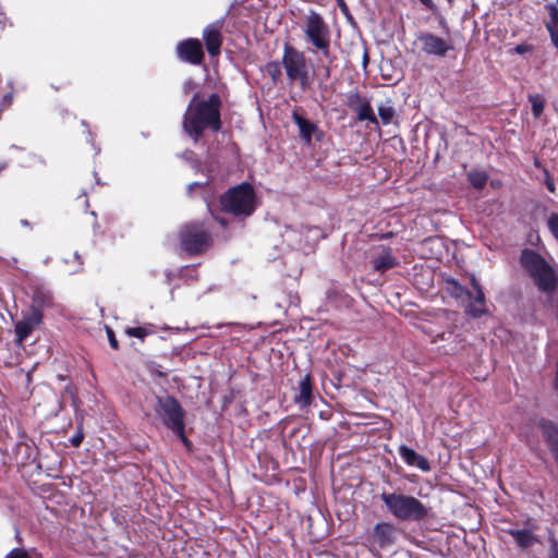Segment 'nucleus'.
<instances>
[{"label": "nucleus", "mask_w": 558, "mask_h": 558, "mask_svg": "<svg viewBox=\"0 0 558 558\" xmlns=\"http://www.w3.org/2000/svg\"><path fill=\"white\" fill-rule=\"evenodd\" d=\"M468 180L473 187L481 190L486 185L488 174L482 170H471L468 173Z\"/></svg>", "instance_id": "4be33fe9"}, {"label": "nucleus", "mask_w": 558, "mask_h": 558, "mask_svg": "<svg viewBox=\"0 0 558 558\" xmlns=\"http://www.w3.org/2000/svg\"><path fill=\"white\" fill-rule=\"evenodd\" d=\"M306 40L326 58L329 57L330 31L323 16L310 11L302 26Z\"/></svg>", "instance_id": "0eeeda50"}, {"label": "nucleus", "mask_w": 558, "mask_h": 558, "mask_svg": "<svg viewBox=\"0 0 558 558\" xmlns=\"http://www.w3.org/2000/svg\"><path fill=\"white\" fill-rule=\"evenodd\" d=\"M43 320V314L37 308L32 311L15 324V336L17 343H22L27 339L36 327L40 325Z\"/></svg>", "instance_id": "9b49d317"}, {"label": "nucleus", "mask_w": 558, "mask_h": 558, "mask_svg": "<svg viewBox=\"0 0 558 558\" xmlns=\"http://www.w3.org/2000/svg\"><path fill=\"white\" fill-rule=\"evenodd\" d=\"M471 284L475 291V298L466 308V312L473 317H480L485 313V295L478 280L472 276Z\"/></svg>", "instance_id": "f3484780"}, {"label": "nucleus", "mask_w": 558, "mask_h": 558, "mask_svg": "<svg viewBox=\"0 0 558 558\" xmlns=\"http://www.w3.org/2000/svg\"><path fill=\"white\" fill-rule=\"evenodd\" d=\"M292 120L299 126L300 136L306 144L312 142L313 136H316L317 140L323 136V132L315 123L308 121L299 113L293 112Z\"/></svg>", "instance_id": "4468645a"}, {"label": "nucleus", "mask_w": 558, "mask_h": 558, "mask_svg": "<svg viewBox=\"0 0 558 558\" xmlns=\"http://www.w3.org/2000/svg\"><path fill=\"white\" fill-rule=\"evenodd\" d=\"M544 183H545L546 187L549 190V192L555 193V191H556L555 182L547 170H545Z\"/></svg>", "instance_id": "2f4dec72"}, {"label": "nucleus", "mask_w": 558, "mask_h": 558, "mask_svg": "<svg viewBox=\"0 0 558 558\" xmlns=\"http://www.w3.org/2000/svg\"><path fill=\"white\" fill-rule=\"evenodd\" d=\"M359 121H368L372 124H377V118L375 117L373 109L367 100H364L355 110Z\"/></svg>", "instance_id": "412c9836"}, {"label": "nucleus", "mask_w": 558, "mask_h": 558, "mask_svg": "<svg viewBox=\"0 0 558 558\" xmlns=\"http://www.w3.org/2000/svg\"><path fill=\"white\" fill-rule=\"evenodd\" d=\"M380 499L387 510L400 521H421L428 512L418 499L410 495L383 493Z\"/></svg>", "instance_id": "7ed1b4c3"}, {"label": "nucleus", "mask_w": 558, "mask_h": 558, "mask_svg": "<svg viewBox=\"0 0 558 558\" xmlns=\"http://www.w3.org/2000/svg\"><path fill=\"white\" fill-rule=\"evenodd\" d=\"M425 7H427L428 9H434L435 4L433 2V0H420Z\"/></svg>", "instance_id": "c9c22d12"}, {"label": "nucleus", "mask_w": 558, "mask_h": 558, "mask_svg": "<svg viewBox=\"0 0 558 558\" xmlns=\"http://www.w3.org/2000/svg\"><path fill=\"white\" fill-rule=\"evenodd\" d=\"M221 100L217 94L208 99H198L195 95L190 101L183 119V129L194 141H197L206 129L217 132L221 128Z\"/></svg>", "instance_id": "f257e3e1"}, {"label": "nucleus", "mask_w": 558, "mask_h": 558, "mask_svg": "<svg viewBox=\"0 0 558 558\" xmlns=\"http://www.w3.org/2000/svg\"><path fill=\"white\" fill-rule=\"evenodd\" d=\"M523 269L542 292L551 294L558 284V276L555 269L536 252L523 250L520 256Z\"/></svg>", "instance_id": "f03ea898"}, {"label": "nucleus", "mask_w": 558, "mask_h": 558, "mask_svg": "<svg viewBox=\"0 0 558 558\" xmlns=\"http://www.w3.org/2000/svg\"><path fill=\"white\" fill-rule=\"evenodd\" d=\"M416 41L421 45L424 53L442 58L452 49V45L446 39L427 32H422L416 36Z\"/></svg>", "instance_id": "1a4fd4ad"}, {"label": "nucleus", "mask_w": 558, "mask_h": 558, "mask_svg": "<svg viewBox=\"0 0 558 558\" xmlns=\"http://www.w3.org/2000/svg\"><path fill=\"white\" fill-rule=\"evenodd\" d=\"M372 537L379 547L389 546L396 541V527L389 522H379L374 526Z\"/></svg>", "instance_id": "ddd939ff"}, {"label": "nucleus", "mask_w": 558, "mask_h": 558, "mask_svg": "<svg viewBox=\"0 0 558 558\" xmlns=\"http://www.w3.org/2000/svg\"><path fill=\"white\" fill-rule=\"evenodd\" d=\"M445 335H446V333H440V335H437V338H441V339H445Z\"/></svg>", "instance_id": "a19ab883"}, {"label": "nucleus", "mask_w": 558, "mask_h": 558, "mask_svg": "<svg viewBox=\"0 0 558 558\" xmlns=\"http://www.w3.org/2000/svg\"><path fill=\"white\" fill-rule=\"evenodd\" d=\"M266 72L271 76L274 82H277L281 76V65L279 62H269L266 65Z\"/></svg>", "instance_id": "a878e982"}, {"label": "nucleus", "mask_w": 558, "mask_h": 558, "mask_svg": "<svg viewBox=\"0 0 558 558\" xmlns=\"http://www.w3.org/2000/svg\"><path fill=\"white\" fill-rule=\"evenodd\" d=\"M197 185H198V183H192L189 185V190L191 191L194 186H197Z\"/></svg>", "instance_id": "ea45409f"}, {"label": "nucleus", "mask_w": 558, "mask_h": 558, "mask_svg": "<svg viewBox=\"0 0 558 558\" xmlns=\"http://www.w3.org/2000/svg\"><path fill=\"white\" fill-rule=\"evenodd\" d=\"M546 9L549 14V21L546 23L548 33L558 32V9L555 4H548Z\"/></svg>", "instance_id": "b1692460"}, {"label": "nucleus", "mask_w": 558, "mask_h": 558, "mask_svg": "<svg viewBox=\"0 0 558 558\" xmlns=\"http://www.w3.org/2000/svg\"><path fill=\"white\" fill-rule=\"evenodd\" d=\"M5 558H39L36 554L28 555L24 549H12Z\"/></svg>", "instance_id": "c85d7f7f"}, {"label": "nucleus", "mask_w": 558, "mask_h": 558, "mask_svg": "<svg viewBox=\"0 0 558 558\" xmlns=\"http://www.w3.org/2000/svg\"><path fill=\"white\" fill-rule=\"evenodd\" d=\"M194 82L189 80L184 83V90L187 93L191 88H194Z\"/></svg>", "instance_id": "f704fd0d"}, {"label": "nucleus", "mask_w": 558, "mask_h": 558, "mask_svg": "<svg viewBox=\"0 0 558 558\" xmlns=\"http://www.w3.org/2000/svg\"><path fill=\"white\" fill-rule=\"evenodd\" d=\"M544 436L550 445L553 453L558 452V428L548 421H544L541 424Z\"/></svg>", "instance_id": "aec40b11"}, {"label": "nucleus", "mask_w": 558, "mask_h": 558, "mask_svg": "<svg viewBox=\"0 0 558 558\" xmlns=\"http://www.w3.org/2000/svg\"><path fill=\"white\" fill-rule=\"evenodd\" d=\"M225 211L238 217L251 216L257 207V197L250 183H241L229 189L220 198Z\"/></svg>", "instance_id": "20e7f679"}, {"label": "nucleus", "mask_w": 558, "mask_h": 558, "mask_svg": "<svg viewBox=\"0 0 558 558\" xmlns=\"http://www.w3.org/2000/svg\"><path fill=\"white\" fill-rule=\"evenodd\" d=\"M507 532L522 548H529L537 542L536 536L530 530L510 529Z\"/></svg>", "instance_id": "6ab92c4d"}, {"label": "nucleus", "mask_w": 558, "mask_h": 558, "mask_svg": "<svg viewBox=\"0 0 558 558\" xmlns=\"http://www.w3.org/2000/svg\"><path fill=\"white\" fill-rule=\"evenodd\" d=\"M515 50L519 52V53H522L524 51L523 47L522 46H518L515 48Z\"/></svg>", "instance_id": "58836bf2"}, {"label": "nucleus", "mask_w": 558, "mask_h": 558, "mask_svg": "<svg viewBox=\"0 0 558 558\" xmlns=\"http://www.w3.org/2000/svg\"><path fill=\"white\" fill-rule=\"evenodd\" d=\"M550 558H558V550L557 549H553L551 553H550Z\"/></svg>", "instance_id": "e433bc0d"}, {"label": "nucleus", "mask_w": 558, "mask_h": 558, "mask_svg": "<svg viewBox=\"0 0 558 558\" xmlns=\"http://www.w3.org/2000/svg\"><path fill=\"white\" fill-rule=\"evenodd\" d=\"M182 248L189 254L202 252L209 243V234L199 223L186 225L180 232Z\"/></svg>", "instance_id": "6e6552de"}, {"label": "nucleus", "mask_w": 558, "mask_h": 558, "mask_svg": "<svg viewBox=\"0 0 558 558\" xmlns=\"http://www.w3.org/2000/svg\"><path fill=\"white\" fill-rule=\"evenodd\" d=\"M529 101L531 104L534 118H539L543 114L545 108L544 97L539 94L530 95Z\"/></svg>", "instance_id": "5701e85b"}, {"label": "nucleus", "mask_w": 558, "mask_h": 558, "mask_svg": "<svg viewBox=\"0 0 558 558\" xmlns=\"http://www.w3.org/2000/svg\"><path fill=\"white\" fill-rule=\"evenodd\" d=\"M5 99H8L9 101H11L12 96H11V95H9V96H7V97H5Z\"/></svg>", "instance_id": "79ce46f5"}, {"label": "nucleus", "mask_w": 558, "mask_h": 558, "mask_svg": "<svg viewBox=\"0 0 558 558\" xmlns=\"http://www.w3.org/2000/svg\"><path fill=\"white\" fill-rule=\"evenodd\" d=\"M373 268L376 271L385 272L398 265V260L392 255L389 247L381 246L378 253L373 257Z\"/></svg>", "instance_id": "dca6fc26"}, {"label": "nucleus", "mask_w": 558, "mask_h": 558, "mask_svg": "<svg viewBox=\"0 0 558 558\" xmlns=\"http://www.w3.org/2000/svg\"><path fill=\"white\" fill-rule=\"evenodd\" d=\"M547 226L553 235L558 240V214H551L549 216Z\"/></svg>", "instance_id": "cd10ccee"}, {"label": "nucleus", "mask_w": 558, "mask_h": 558, "mask_svg": "<svg viewBox=\"0 0 558 558\" xmlns=\"http://www.w3.org/2000/svg\"><path fill=\"white\" fill-rule=\"evenodd\" d=\"M220 223H221L222 226H225V225H226L225 220H222V219L220 220Z\"/></svg>", "instance_id": "c03bdc74"}, {"label": "nucleus", "mask_w": 558, "mask_h": 558, "mask_svg": "<svg viewBox=\"0 0 558 558\" xmlns=\"http://www.w3.org/2000/svg\"><path fill=\"white\" fill-rule=\"evenodd\" d=\"M22 223H23L24 226H27V225H28V222H27L26 220H23V221H22Z\"/></svg>", "instance_id": "37998d69"}, {"label": "nucleus", "mask_w": 558, "mask_h": 558, "mask_svg": "<svg viewBox=\"0 0 558 558\" xmlns=\"http://www.w3.org/2000/svg\"><path fill=\"white\" fill-rule=\"evenodd\" d=\"M399 454L401 459L410 466H416L423 472L430 471V464L427 459L418 454L415 450L405 445L399 447Z\"/></svg>", "instance_id": "2eb2a0df"}, {"label": "nucleus", "mask_w": 558, "mask_h": 558, "mask_svg": "<svg viewBox=\"0 0 558 558\" xmlns=\"http://www.w3.org/2000/svg\"><path fill=\"white\" fill-rule=\"evenodd\" d=\"M175 51L178 58L183 62L194 65H198L203 62V46L201 40L196 38H189L178 43Z\"/></svg>", "instance_id": "9d476101"}, {"label": "nucleus", "mask_w": 558, "mask_h": 558, "mask_svg": "<svg viewBox=\"0 0 558 558\" xmlns=\"http://www.w3.org/2000/svg\"><path fill=\"white\" fill-rule=\"evenodd\" d=\"M154 414L166 427L171 429L181 440L186 444L184 436L185 412L179 401L169 395L156 397Z\"/></svg>", "instance_id": "39448f33"}, {"label": "nucleus", "mask_w": 558, "mask_h": 558, "mask_svg": "<svg viewBox=\"0 0 558 558\" xmlns=\"http://www.w3.org/2000/svg\"><path fill=\"white\" fill-rule=\"evenodd\" d=\"M84 435L82 429L80 428L74 436L71 437L70 442L74 447H78L83 441Z\"/></svg>", "instance_id": "473e14b6"}, {"label": "nucleus", "mask_w": 558, "mask_h": 558, "mask_svg": "<svg viewBox=\"0 0 558 558\" xmlns=\"http://www.w3.org/2000/svg\"><path fill=\"white\" fill-rule=\"evenodd\" d=\"M378 114L381 119V122L387 125L391 122L395 116V109L389 105H380L378 107Z\"/></svg>", "instance_id": "393cba45"}, {"label": "nucleus", "mask_w": 558, "mask_h": 558, "mask_svg": "<svg viewBox=\"0 0 558 558\" xmlns=\"http://www.w3.org/2000/svg\"><path fill=\"white\" fill-rule=\"evenodd\" d=\"M106 331H107V337H108L110 347L113 350H118L119 349V344H118V340L116 339L113 330L111 328L107 327Z\"/></svg>", "instance_id": "7c9ffc66"}, {"label": "nucleus", "mask_w": 558, "mask_h": 558, "mask_svg": "<svg viewBox=\"0 0 558 558\" xmlns=\"http://www.w3.org/2000/svg\"><path fill=\"white\" fill-rule=\"evenodd\" d=\"M340 11L344 14L349 13L348 5L344 0H336Z\"/></svg>", "instance_id": "72a5a7b5"}, {"label": "nucleus", "mask_w": 558, "mask_h": 558, "mask_svg": "<svg viewBox=\"0 0 558 558\" xmlns=\"http://www.w3.org/2000/svg\"><path fill=\"white\" fill-rule=\"evenodd\" d=\"M282 65L290 82H298L305 90L311 84L310 66L304 52L286 45L283 48Z\"/></svg>", "instance_id": "423d86ee"}, {"label": "nucleus", "mask_w": 558, "mask_h": 558, "mask_svg": "<svg viewBox=\"0 0 558 558\" xmlns=\"http://www.w3.org/2000/svg\"><path fill=\"white\" fill-rule=\"evenodd\" d=\"M307 232L308 233H311V232L318 233V229L317 228H307Z\"/></svg>", "instance_id": "4c0bfd02"}, {"label": "nucleus", "mask_w": 558, "mask_h": 558, "mask_svg": "<svg viewBox=\"0 0 558 558\" xmlns=\"http://www.w3.org/2000/svg\"><path fill=\"white\" fill-rule=\"evenodd\" d=\"M365 99L360 96L357 93H353L348 97L347 105L355 110Z\"/></svg>", "instance_id": "c756f323"}, {"label": "nucleus", "mask_w": 558, "mask_h": 558, "mask_svg": "<svg viewBox=\"0 0 558 558\" xmlns=\"http://www.w3.org/2000/svg\"><path fill=\"white\" fill-rule=\"evenodd\" d=\"M125 333L130 337L144 339L148 335V331L144 327H129L125 329Z\"/></svg>", "instance_id": "bb28decb"}, {"label": "nucleus", "mask_w": 558, "mask_h": 558, "mask_svg": "<svg viewBox=\"0 0 558 558\" xmlns=\"http://www.w3.org/2000/svg\"><path fill=\"white\" fill-rule=\"evenodd\" d=\"M294 402L299 408L304 409L312 403V378L305 375L299 384L298 393L294 396Z\"/></svg>", "instance_id": "a211bd4d"}, {"label": "nucleus", "mask_w": 558, "mask_h": 558, "mask_svg": "<svg viewBox=\"0 0 558 558\" xmlns=\"http://www.w3.org/2000/svg\"><path fill=\"white\" fill-rule=\"evenodd\" d=\"M203 39L205 40L208 53L211 57L218 56L222 44L221 25L214 23L206 26L203 31Z\"/></svg>", "instance_id": "f8f14e48"}]
</instances>
